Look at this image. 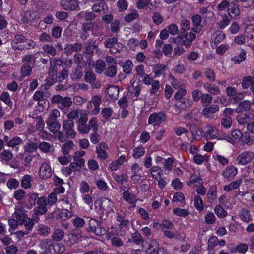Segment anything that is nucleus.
<instances>
[{
	"label": "nucleus",
	"mask_w": 254,
	"mask_h": 254,
	"mask_svg": "<svg viewBox=\"0 0 254 254\" xmlns=\"http://www.w3.org/2000/svg\"><path fill=\"white\" fill-rule=\"evenodd\" d=\"M166 114L163 112H155L148 118V124L154 126H159L166 120Z\"/></svg>",
	"instance_id": "39448f33"
},
{
	"label": "nucleus",
	"mask_w": 254,
	"mask_h": 254,
	"mask_svg": "<svg viewBox=\"0 0 254 254\" xmlns=\"http://www.w3.org/2000/svg\"><path fill=\"white\" fill-rule=\"evenodd\" d=\"M83 111V110H73L69 112L66 116L69 120L72 121L79 118Z\"/></svg>",
	"instance_id": "09e8293b"
},
{
	"label": "nucleus",
	"mask_w": 254,
	"mask_h": 254,
	"mask_svg": "<svg viewBox=\"0 0 254 254\" xmlns=\"http://www.w3.org/2000/svg\"><path fill=\"white\" fill-rule=\"evenodd\" d=\"M204 88L209 92L213 95H218L220 93L219 87L217 86H211L209 83H205L203 86Z\"/></svg>",
	"instance_id": "37998d69"
},
{
	"label": "nucleus",
	"mask_w": 254,
	"mask_h": 254,
	"mask_svg": "<svg viewBox=\"0 0 254 254\" xmlns=\"http://www.w3.org/2000/svg\"><path fill=\"white\" fill-rule=\"evenodd\" d=\"M179 38L183 40L182 44L186 48H189L191 45L192 41L196 39V35L192 32H189L184 35L180 36Z\"/></svg>",
	"instance_id": "2eb2a0df"
},
{
	"label": "nucleus",
	"mask_w": 254,
	"mask_h": 254,
	"mask_svg": "<svg viewBox=\"0 0 254 254\" xmlns=\"http://www.w3.org/2000/svg\"><path fill=\"white\" fill-rule=\"evenodd\" d=\"M139 16V14L138 11L133 9L131 10V12L127 14L125 17V20L126 22H130L132 21L133 20L135 19Z\"/></svg>",
	"instance_id": "de8ad7c7"
},
{
	"label": "nucleus",
	"mask_w": 254,
	"mask_h": 254,
	"mask_svg": "<svg viewBox=\"0 0 254 254\" xmlns=\"http://www.w3.org/2000/svg\"><path fill=\"white\" fill-rule=\"evenodd\" d=\"M72 104L71 98L69 97H63L61 104L58 106V108L61 110L65 109V108H69L71 107Z\"/></svg>",
	"instance_id": "2f4dec72"
},
{
	"label": "nucleus",
	"mask_w": 254,
	"mask_h": 254,
	"mask_svg": "<svg viewBox=\"0 0 254 254\" xmlns=\"http://www.w3.org/2000/svg\"><path fill=\"white\" fill-rule=\"evenodd\" d=\"M117 74V65L114 64L109 65L105 71V74L110 77L115 76Z\"/></svg>",
	"instance_id": "ea45409f"
},
{
	"label": "nucleus",
	"mask_w": 254,
	"mask_h": 254,
	"mask_svg": "<svg viewBox=\"0 0 254 254\" xmlns=\"http://www.w3.org/2000/svg\"><path fill=\"white\" fill-rule=\"evenodd\" d=\"M169 77V79L171 80V85L174 89H179L184 87L183 84H182L180 81L175 78L173 75H170Z\"/></svg>",
	"instance_id": "bf43d9fd"
},
{
	"label": "nucleus",
	"mask_w": 254,
	"mask_h": 254,
	"mask_svg": "<svg viewBox=\"0 0 254 254\" xmlns=\"http://www.w3.org/2000/svg\"><path fill=\"white\" fill-rule=\"evenodd\" d=\"M133 64L132 61L130 60H127L123 64V71L127 74H129L132 70Z\"/></svg>",
	"instance_id": "a18cd8bd"
},
{
	"label": "nucleus",
	"mask_w": 254,
	"mask_h": 254,
	"mask_svg": "<svg viewBox=\"0 0 254 254\" xmlns=\"http://www.w3.org/2000/svg\"><path fill=\"white\" fill-rule=\"evenodd\" d=\"M125 156L122 155L117 160L110 163L109 165L110 169L112 171H116L119 169L120 166L125 162Z\"/></svg>",
	"instance_id": "aec40b11"
},
{
	"label": "nucleus",
	"mask_w": 254,
	"mask_h": 254,
	"mask_svg": "<svg viewBox=\"0 0 254 254\" xmlns=\"http://www.w3.org/2000/svg\"><path fill=\"white\" fill-rule=\"evenodd\" d=\"M82 48V45L81 43L67 44L64 48L65 53L67 55H70L73 52L80 51Z\"/></svg>",
	"instance_id": "6ab92c4d"
},
{
	"label": "nucleus",
	"mask_w": 254,
	"mask_h": 254,
	"mask_svg": "<svg viewBox=\"0 0 254 254\" xmlns=\"http://www.w3.org/2000/svg\"><path fill=\"white\" fill-rule=\"evenodd\" d=\"M72 216V213L71 212H70L67 209H64L62 210V211L59 213L58 215V217L59 218H61L63 220H66L69 219Z\"/></svg>",
	"instance_id": "0e129e2a"
},
{
	"label": "nucleus",
	"mask_w": 254,
	"mask_h": 254,
	"mask_svg": "<svg viewBox=\"0 0 254 254\" xmlns=\"http://www.w3.org/2000/svg\"><path fill=\"white\" fill-rule=\"evenodd\" d=\"M85 154V152L83 150L75 152L73 156L74 162H76L78 165L84 167L85 166V160L82 157L84 156Z\"/></svg>",
	"instance_id": "bb28decb"
},
{
	"label": "nucleus",
	"mask_w": 254,
	"mask_h": 254,
	"mask_svg": "<svg viewBox=\"0 0 254 254\" xmlns=\"http://www.w3.org/2000/svg\"><path fill=\"white\" fill-rule=\"evenodd\" d=\"M73 142L71 140H68L64 143L61 147V151L63 155H68L70 150L73 149Z\"/></svg>",
	"instance_id": "473e14b6"
},
{
	"label": "nucleus",
	"mask_w": 254,
	"mask_h": 254,
	"mask_svg": "<svg viewBox=\"0 0 254 254\" xmlns=\"http://www.w3.org/2000/svg\"><path fill=\"white\" fill-rule=\"evenodd\" d=\"M212 101V96L209 94H202L201 96V102L204 106H208Z\"/></svg>",
	"instance_id": "5fc2aeb1"
},
{
	"label": "nucleus",
	"mask_w": 254,
	"mask_h": 254,
	"mask_svg": "<svg viewBox=\"0 0 254 254\" xmlns=\"http://www.w3.org/2000/svg\"><path fill=\"white\" fill-rule=\"evenodd\" d=\"M152 13V18L154 24L157 25L161 24L163 22V17L157 12H153Z\"/></svg>",
	"instance_id": "13d9d810"
},
{
	"label": "nucleus",
	"mask_w": 254,
	"mask_h": 254,
	"mask_svg": "<svg viewBox=\"0 0 254 254\" xmlns=\"http://www.w3.org/2000/svg\"><path fill=\"white\" fill-rule=\"evenodd\" d=\"M32 177L29 175H26L22 177L21 180V185L22 188L28 189L31 187Z\"/></svg>",
	"instance_id": "c9c22d12"
},
{
	"label": "nucleus",
	"mask_w": 254,
	"mask_h": 254,
	"mask_svg": "<svg viewBox=\"0 0 254 254\" xmlns=\"http://www.w3.org/2000/svg\"><path fill=\"white\" fill-rule=\"evenodd\" d=\"M238 174V169L233 166H227L222 172V175L224 178L229 180L233 179Z\"/></svg>",
	"instance_id": "4468645a"
},
{
	"label": "nucleus",
	"mask_w": 254,
	"mask_h": 254,
	"mask_svg": "<svg viewBox=\"0 0 254 254\" xmlns=\"http://www.w3.org/2000/svg\"><path fill=\"white\" fill-rule=\"evenodd\" d=\"M227 13L231 18L237 19L239 18L240 11L237 4L234 3H231L227 10Z\"/></svg>",
	"instance_id": "dca6fc26"
},
{
	"label": "nucleus",
	"mask_w": 254,
	"mask_h": 254,
	"mask_svg": "<svg viewBox=\"0 0 254 254\" xmlns=\"http://www.w3.org/2000/svg\"><path fill=\"white\" fill-rule=\"evenodd\" d=\"M11 46L14 50L22 51L25 48L29 49L34 48L36 43L32 40L26 39L21 35H16L14 37V41L11 42Z\"/></svg>",
	"instance_id": "f257e3e1"
},
{
	"label": "nucleus",
	"mask_w": 254,
	"mask_h": 254,
	"mask_svg": "<svg viewBox=\"0 0 254 254\" xmlns=\"http://www.w3.org/2000/svg\"><path fill=\"white\" fill-rule=\"evenodd\" d=\"M52 242L49 239H45L41 241L39 244V247L42 251H47Z\"/></svg>",
	"instance_id": "6e6d98bb"
},
{
	"label": "nucleus",
	"mask_w": 254,
	"mask_h": 254,
	"mask_svg": "<svg viewBox=\"0 0 254 254\" xmlns=\"http://www.w3.org/2000/svg\"><path fill=\"white\" fill-rule=\"evenodd\" d=\"M219 110L217 105L204 108L202 111V115L206 118L211 119L213 117V114Z\"/></svg>",
	"instance_id": "a211bd4d"
},
{
	"label": "nucleus",
	"mask_w": 254,
	"mask_h": 254,
	"mask_svg": "<svg viewBox=\"0 0 254 254\" xmlns=\"http://www.w3.org/2000/svg\"><path fill=\"white\" fill-rule=\"evenodd\" d=\"M216 189L215 188H211L207 193V199L209 202H213L216 199Z\"/></svg>",
	"instance_id": "338daca9"
},
{
	"label": "nucleus",
	"mask_w": 254,
	"mask_h": 254,
	"mask_svg": "<svg viewBox=\"0 0 254 254\" xmlns=\"http://www.w3.org/2000/svg\"><path fill=\"white\" fill-rule=\"evenodd\" d=\"M94 67L96 72L98 73H101L105 69L106 64L102 60H98L94 64Z\"/></svg>",
	"instance_id": "a19ab883"
},
{
	"label": "nucleus",
	"mask_w": 254,
	"mask_h": 254,
	"mask_svg": "<svg viewBox=\"0 0 254 254\" xmlns=\"http://www.w3.org/2000/svg\"><path fill=\"white\" fill-rule=\"evenodd\" d=\"M149 172L151 177L156 180L162 177L163 174V170L158 166H152L150 169Z\"/></svg>",
	"instance_id": "a878e982"
},
{
	"label": "nucleus",
	"mask_w": 254,
	"mask_h": 254,
	"mask_svg": "<svg viewBox=\"0 0 254 254\" xmlns=\"http://www.w3.org/2000/svg\"><path fill=\"white\" fill-rule=\"evenodd\" d=\"M13 158L12 152L9 149L3 150L0 153V158L1 160L8 161L11 160Z\"/></svg>",
	"instance_id": "79ce46f5"
},
{
	"label": "nucleus",
	"mask_w": 254,
	"mask_h": 254,
	"mask_svg": "<svg viewBox=\"0 0 254 254\" xmlns=\"http://www.w3.org/2000/svg\"><path fill=\"white\" fill-rule=\"evenodd\" d=\"M226 38V35L222 31H216L214 32L211 37V46L213 49L215 48L217 45Z\"/></svg>",
	"instance_id": "9d476101"
},
{
	"label": "nucleus",
	"mask_w": 254,
	"mask_h": 254,
	"mask_svg": "<svg viewBox=\"0 0 254 254\" xmlns=\"http://www.w3.org/2000/svg\"><path fill=\"white\" fill-rule=\"evenodd\" d=\"M194 206L200 212L203 210V202L202 199L199 195H196L194 197Z\"/></svg>",
	"instance_id": "49530a36"
},
{
	"label": "nucleus",
	"mask_w": 254,
	"mask_h": 254,
	"mask_svg": "<svg viewBox=\"0 0 254 254\" xmlns=\"http://www.w3.org/2000/svg\"><path fill=\"white\" fill-rule=\"evenodd\" d=\"M145 153V149L142 146H138L135 148L132 152V155L134 158L138 159L143 156Z\"/></svg>",
	"instance_id": "603ef678"
},
{
	"label": "nucleus",
	"mask_w": 254,
	"mask_h": 254,
	"mask_svg": "<svg viewBox=\"0 0 254 254\" xmlns=\"http://www.w3.org/2000/svg\"><path fill=\"white\" fill-rule=\"evenodd\" d=\"M63 131L67 138L73 139L76 134L74 122L72 120H64L63 122Z\"/></svg>",
	"instance_id": "f03ea898"
},
{
	"label": "nucleus",
	"mask_w": 254,
	"mask_h": 254,
	"mask_svg": "<svg viewBox=\"0 0 254 254\" xmlns=\"http://www.w3.org/2000/svg\"><path fill=\"white\" fill-rule=\"evenodd\" d=\"M226 92L228 96L231 97L232 99L236 102L240 101L243 98V94H237L236 89L231 86L226 88Z\"/></svg>",
	"instance_id": "f3484780"
},
{
	"label": "nucleus",
	"mask_w": 254,
	"mask_h": 254,
	"mask_svg": "<svg viewBox=\"0 0 254 254\" xmlns=\"http://www.w3.org/2000/svg\"><path fill=\"white\" fill-rule=\"evenodd\" d=\"M95 206L109 212L113 210L114 203L110 199L104 197L96 201Z\"/></svg>",
	"instance_id": "423d86ee"
},
{
	"label": "nucleus",
	"mask_w": 254,
	"mask_h": 254,
	"mask_svg": "<svg viewBox=\"0 0 254 254\" xmlns=\"http://www.w3.org/2000/svg\"><path fill=\"white\" fill-rule=\"evenodd\" d=\"M149 6L150 11L161 9L162 6L161 0H149Z\"/></svg>",
	"instance_id": "4d7b16f0"
},
{
	"label": "nucleus",
	"mask_w": 254,
	"mask_h": 254,
	"mask_svg": "<svg viewBox=\"0 0 254 254\" xmlns=\"http://www.w3.org/2000/svg\"><path fill=\"white\" fill-rule=\"evenodd\" d=\"M60 4L65 10H77L78 8L76 0H61Z\"/></svg>",
	"instance_id": "9b49d317"
},
{
	"label": "nucleus",
	"mask_w": 254,
	"mask_h": 254,
	"mask_svg": "<svg viewBox=\"0 0 254 254\" xmlns=\"http://www.w3.org/2000/svg\"><path fill=\"white\" fill-rule=\"evenodd\" d=\"M204 136L207 140L214 139L217 136L218 130L215 127L211 124H207L204 127Z\"/></svg>",
	"instance_id": "6e6552de"
},
{
	"label": "nucleus",
	"mask_w": 254,
	"mask_h": 254,
	"mask_svg": "<svg viewBox=\"0 0 254 254\" xmlns=\"http://www.w3.org/2000/svg\"><path fill=\"white\" fill-rule=\"evenodd\" d=\"M39 148L41 151L44 153H48L51 151L52 147L51 144L48 142H42L39 144Z\"/></svg>",
	"instance_id": "774afa93"
},
{
	"label": "nucleus",
	"mask_w": 254,
	"mask_h": 254,
	"mask_svg": "<svg viewBox=\"0 0 254 254\" xmlns=\"http://www.w3.org/2000/svg\"><path fill=\"white\" fill-rule=\"evenodd\" d=\"M22 142V139L20 137L16 136L10 139L8 143V147L11 148L16 147L17 151L18 147L17 146L21 145Z\"/></svg>",
	"instance_id": "f704fd0d"
},
{
	"label": "nucleus",
	"mask_w": 254,
	"mask_h": 254,
	"mask_svg": "<svg viewBox=\"0 0 254 254\" xmlns=\"http://www.w3.org/2000/svg\"><path fill=\"white\" fill-rule=\"evenodd\" d=\"M230 23V20L226 14L221 16V19L218 22L217 24L221 29H224L227 27Z\"/></svg>",
	"instance_id": "c03bdc74"
},
{
	"label": "nucleus",
	"mask_w": 254,
	"mask_h": 254,
	"mask_svg": "<svg viewBox=\"0 0 254 254\" xmlns=\"http://www.w3.org/2000/svg\"><path fill=\"white\" fill-rule=\"evenodd\" d=\"M14 218L19 221V224L22 225V222L27 217L23 208H17L14 213L12 215Z\"/></svg>",
	"instance_id": "412c9836"
},
{
	"label": "nucleus",
	"mask_w": 254,
	"mask_h": 254,
	"mask_svg": "<svg viewBox=\"0 0 254 254\" xmlns=\"http://www.w3.org/2000/svg\"><path fill=\"white\" fill-rule=\"evenodd\" d=\"M251 103L249 101L245 100L240 103L238 108L236 109L237 112H242L243 111L248 110L251 107Z\"/></svg>",
	"instance_id": "8fccbe9b"
},
{
	"label": "nucleus",
	"mask_w": 254,
	"mask_h": 254,
	"mask_svg": "<svg viewBox=\"0 0 254 254\" xmlns=\"http://www.w3.org/2000/svg\"><path fill=\"white\" fill-rule=\"evenodd\" d=\"M0 98L1 100L4 102L8 106L11 107L12 106L13 103L10 99V95L8 92H3L0 95Z\"/></svg>",
	"instance_id": "052dcab7"
},
{
	"label": "nucleus",
	"mask_w": 254,
	"mask_h": 254,
	"mask_svg": "<svg viewBox=\"0 0 254 254\" xmlns=\"http://www.w3.org/2000/svg\"><path fill=\"white\" fill-rule=\"evenodd\" d=\"M107 93L111 99L114 100L118 97L119 89L117 86H109L107 89Z\"/></svg>",
	"instance_id": "cd10ccee"
},
{
	"label": "nucleus",
	"mask_w": 254,
	"mask_h": 254,
	"mask_svg": "<svg viewBox=\"0 0 254 254\" xmlns=\"http://www.w3.org/2000/svg\"><path fill=\"white\" fill-rule=\"evenodd\" d=\"M186 94L187 90L184 87L178 89V91L174 94V98L176 100H180L184 98Z\"/></svg>",
	"instance_id": "680f3d73"
},
{
	"label": "nucleus",
	"mask_w": 254,
	"mask_h": 254,
	"mask_svg": "<svg viewBox=\"0 0 254 254\" xmlns=\"http://www.w3.org/2000/svg\"><path fill=\"white\" fill-rule=\"evenodd\" d=\"M37 206L34 208L33 211L36 215H42L47 212L46 198L45 197L39 198L37 201Z\"/></svg>",
	"instance_id": "0eeeda50"
},
{
	"label": "nucleus",
	"mask_w": 254,
	"mask_h": 254,
	"mask_svg": "<svg viewBox=\"0 0 254 254\" xmlns=\"http://www.w3.org/2000/svg\"><path fill=\"white\" fill-rule=\"evenodd\" d=\"M42 48L45 53L52 56H55L56 54V49L51 45L45 44L42 46Z\"/></svg>",
	"instance_id": "3c124183"
},
{
	"label": "nucleus",
	"mask_w": 254,
	"mask_h": 254,
	"mask_svg": "<svg viewBox=\"0 0 254 254\" xmlns=\"http://www.w3.org/2000/svg\"><path fill=\"white\" fill-rule=\"evenodd\" d=\"M177 101L178 103L175 104V106L183 109L190 107L193 104L192 101L191 100L186 98H182L181 99L178 100Z\"/></svg>",
	"instance_id": "7c9ffc66"
},
{
	"label": "nucleus",
	"mask_w": 254,
	"mask_h": 254,
	"mask_svg": "<svg viewBox=\"0 0 254 254\" xmlns=\"http://www.w3.org/2000/svg\"><path fill=\"white\" fill-rule=\"evenodd\" d=\"M251 133L246 131L243 133L241 141L242 144L250 146L254 143V137Z\"/></svg>",
	"instance_id": "4be33fe9"
},
{
	"label": "nucleus",
	"mask_w": 254,
	"mask_h": 254,
	"mask_svg": "<svg viewBox=\"0 0 254 254\" xmlns=\"http://www.w3.org/2000/svg\"><path fill=\"white\" fill-rule=\"evenodd\" d=\"M254 158V153L252 151H245L238 155L236 162L239 165L245 166L251 163Z\"/></svg>",
	"instance_id": "7ed1b4c3"
},
{
	"label": "nucleus",
	"mask_w": 254,
	"mask_h": 254,
	"mask_svg": "<svg viewBox=\"0 0 254 254\" xmlns=\"http://www.w3.org/2000/svg\"><path fill=\"white\" fill-rule=\"evenodd\" d=\"M214 212L217 216L221 218L225 217L227 215V212L222 207L219 205H217L214 208Z\"/></svg>",
	"instance_id": "864d4df0"
},
{
	"label": "nucleus",
	"mask_w": 254,
	"mask_h": 254,
	"mask_svg": "<svg viewBox=\"0 0 254 254\" xmlns=\"http://www.w3.org/2000/svg\"><path fill=\"white\" fill-rule=\"evenodd\" d=\"M39 18L36 11L28 10L21 14V21L24 23L33 22Z\"/></svg>",
	"instance_id": "1a4fd4ad"
},
{
	"label": "nucleus",
	"mask_w": 254,
	"mask_h": 254,
	"mask_svg": "<svg viewBox=\"0 0 254 254\" xmlns=\"http://www.w3.org/2000/svg\"><path fill=\"white\" fill-rule=\"evenodd\" d=\"M247 53L245 50L241 49L240 52L237 56L232 57L231 60L235 64H239L246 59Z\"/></svg>",
	"instance_id": "c85d7f7f"
},
{
	"label": "nucleus",
	"mask_w": 254,
	"mask_h": 254,
	"mask_svg": "<svg viewBox=\"0 0 254 254\" xmlns=\"http://www.w3.org/2000/svg\"><path fill=\"white\" fill-rule=\"evenodd\" d=\"M133 189H137V188L133 186L128 188L123 193L122 197L125 201L131 204L132 207H135L138 199L137 196L133 193Z\"/></svg>",
	"instance_id": "20e7f679"
},
{
	"label": "nucleus",
	"mask_w": 254,
	"mask_h": 254,
	"mask_svg": "<svg viewBox=\"0 0 254 254\" xmlns=\"http://www.w3.org/2000/svg\"><path fill=\"white\" fill-rule=\"evenodd\" d=\"M90 187L88 183L85 181H82L80 184L79 191L80 193L83 194L88 193L89 191Z\"/></svg>",
	"instance_id": "69168bd1"
},
{
	"label": "nucleus",
	"mask_w": 254,
	"mask_h": 254,
	"mask_svg": "<svg viewBox=\"0 0 254 254\" xmlns=\"http://www.w3.org/2000/svg\"><path fill=\"white\" fill-rule=\"evenodd\" d=\"M94 26V23L90 22V23H85L83 24L82 27V30L83 31V33H82L81 35V38L83 39H86L88 35H86V33L91 31Z\"/></svg>",
	"instance_id": "c756f323"
},
{
	"label": "nucleus",
	"mask_w": 254,
	"mask_h": 254,
	"mask_svg": "<svg viewBox=\"0 0 254 254\" xmlns=\"http://www.w3.org/2000/svg\"><path fill=\"white\" fill-rule=\"evenodd\" d=\"M202 182V179L199 176L192 175L189 180L187 182V185L191 188H194L197 185H201Z\"/></svg>",
	"instance_id": "b1692460"
},
{
	"label": "nucleus",
	"mask_w": 254,
	"mask_h": 254,
	"mask_svg": "<svg viewBox=\"0 0 254 254\" xmlns=\"http://www.w3.org/2000/svg\"><path fill=\"white\" fill-rule=\"evenodd\" d=\"M60 115V111L57 109H54L51 111L48 114V118L46 120V123L57 121V118Z\"/></svg>",
	"instance_id": "58836bf2"
},
{
	"label": "nucleus",
	"mask_w": 254,
	"mask_h": 254,
	"mask_svg": "<svg viewBox=\"0 0 254 254\" xmlns=\"http://www.w3.org/2000/svg\"><path fill=\"white\" fill-rule=\"evenodd\" d=\"M92 10L98 13H105L107 12L108 8L107 5L104 2L94 4L92 7Z\"/></svg>",
	"instance_id": "393cba45"
},
{
	"label": "nucleus",
	"mask_w": 254,
	"mask_h": 254,
	"mask_svg": "<svg viewBox=\"0 0 254 254\" xmlns=\"http://www.w3.org/2000/svg\"><path fill=\"white\" fill-rule=\"evenodd\" d=\"M245 33L249 39H254V27L252 25L247 26L245 28Z\"/></svg>",
	"instance_id": "e2e57ef3"
},
{
	"label": "nucleus",
	"mask_w": 254,
	"mask_h": 254,
	"mask_svg": "<svg viewBox=\"0 0 254 254\" xmlns=\"http://www.w3.org/2000/svg\"><path fill=\"white\" fill-rule=\"evenodd\" d=\"M166 67L167 66L164 64L155 65L153 68V72L154 73L155 77H157L164 75L165 73Z\"/></svg>",
	"instance_id": "5701e85b"
},
{
	"label": "nucleus",
	"mask_w": 254,
	"mask_h": 254,
	"mask_svg": "<svg viewBox=\"0 0 254 254\" xmlns=\"http://www.w3.org/2000/svg\"><path fill=\"white\" fill-rule=\"evenodd\" d=\"M48 129L53 133L57 132L61 128V124L57 122H51L46 123Z\"/></svg>",
	"instance_id": "4c0bfd02"
},
{
	"label": "nucleus",
	"mask_w": 254,
	"mask_h": 254,
	"mask_svg": "<svg viewBox=\"0 0 254 254\" xmlns=\"http://www.w3.org/2000/svg\"><path fill=\"white\" fill-rule=\"evenodd\" d=\"M64 232L61 229H57L54 230L52 235V239L54 241L59 242L61 241L64 237Z\"/></svg>",
	"instance_id": "e433bc0d"
},
{
	"label": "nucleus",
	"mask_w": 254,
	"mask_h": 254,
	"mask_svg": "<svg viewBox=\"0 0 254 254\" xmlns=\"http://www.w3.org/2000/svg\"><path fill=\"white\" fill-rule=\"evenodd\" d=\"M107 148V145L104 142H101L96 146V153L98 158L105 160L108 158V155L106 151Z\"/></svg>",
	"instance_id": "ddd939ff"
},
{
	"label": "nucleus",
	"mask_w": 254,
	"mask_h": 254,
	"mask_svg": "<svg viewBox=\"0 0 254 254\" xmlns=\"http://www.w3.org/2000/svg\"><path fill=\"white\" fill-rule=\"evenodd\" d=\"M52 176L51 168L49 164L44 162L40 166L39 177L42 179H47Z\"/></svg>",
	"instance_id": "f8f14e48"
},
{
	"label": "nucleus",
	"mask_w": 254,
	"mask_h": 254,
	"mask_svg": "<svg viewBox=\"0 0 254 254\" xmlns=\"http://www.w3.org/2000/svg\"><path fill=\"white\" fill-rule=\"evenodd\" d=\"M173 163L174 161L172 158H168L166 159H164V161H163V169L165 174H168L172 171Z\"/></svg>",
	"instance_id": "72a5a7b5"
}]
</instances>
